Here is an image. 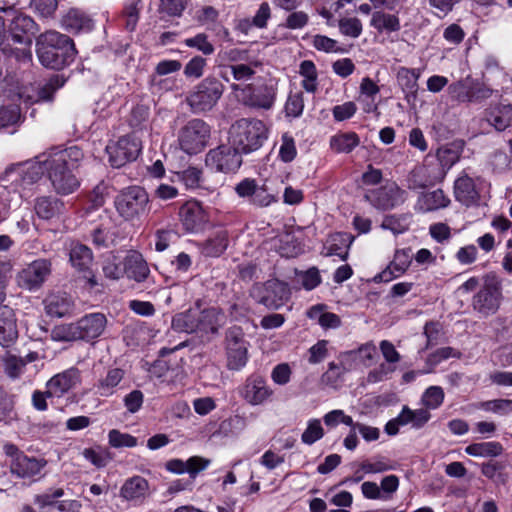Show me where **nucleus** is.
Masks as SVG:
<instances>
[{"label":"nucleus","instance_id":"nucleus-46","mask_svg":"<svg viewBox=\"0 0 512 512\" xmlns=\"http://www.w3.org/2000/svg\"><path fill=\"white\" fill-rule=\"evenodd\" d=\"M51 339L54 341L80 340L76 322L55 326L51 331Z\"/></svg>","mask_w":512,"mask_h":512},{"label":"nucleus","instance_id":"nucleus-20","mask_svg":"<svg viewBox=\"0 0 512 512\" xmlns=\"http://www.w3.org/2000/svg\"><path fill=\"white\" fill-rule=\"evenodd\" d=\"M64 494L63 489H55L37 498L41 512H80L81 504L76 500H57Z\"/></svg>","mask_w":512,"mask_h":512},{"label":"nucleus","instance_id":"nucleus-10","mask_svg":"<svg viewBox=\"0 0 512 512\" xmlns=\"http://www.w3.org/2000/svg\"><path fill=\"white\" fill-rule=\"evenodd\" d=\"M205 164L213 171L231 173L239 169L242 157L233 145H220L206 154Z\"/></svg>","mask_w":512,"mask_h":512},{"label":"nucleus","instance_id":"nucleus-11","mask_svg":"<svg viewBox=\"0 0 512 512\" xmlns=\"http://www.w3.org/2000/svg\"><path fill=\"white\" fill-rule=\"evenodd\" d=\"M406 195V191L395 182H387L379 188L368 190L364 197L376 209L385 211L404 203Z\"/></svg>","mask_w":512,"mask_h":512},{"label":"nucleus","instance_id":"nucleus-63","mask_svg":"<svg viewBox=\"0 0 512 512\" xmlns=\"http://www.w3.org/2000/svg\"><path fill=\"white\" fill-rule=\"evenodd\" d=\"M395 270L396 275H402L411 264V256L406 250H397L393 261L390 263Z\"/></svg>","mask_w":512,"mask_h":512},{"label":"nucleus","instance_id":"nucleus-39","mask_svg":"<svg viewBox=\"0 0 512 512\" xmlns=\"http://www.w3.org/2000/svg\"><path fill=\"white\" fill-rule=\"evenodd\" d=\"M465 452L474 457H496L502 454L503 447L499 442H481L468 445Z\"/></svg>","mask_w":512,"mask_h":512},{"label":"nucleus","instance_id":"nucleus-43","mask_svg":"<svg viewBox=\"0 0 512 512\" xmlns=\"http://www.w3.org/2000/svg\"><path fill=\"white\" fill-rule=\"evenodd\" d=\"M299 74L304 78L302 87L310 93L317 90V70L315 64L310 60H304L299 67Z\"/></svg>","mask_w":512,"mask_h":512},{"label":"nucleus","instance_id":"nucleus-52","mask_svg":"<svg viewBox=\"0 0 512 512\" xmlns=\"http://www.w3.org/2000/svg\"><path fill=\"white\" fill-rule=\"evenodd\" d=\"M338 26L343 35L351 38H358L363 30L361 21L356 17L342 18Z\"/></svg>","mask_w":512,"mask_h":512},{"label":"nucleus","instance_id":"nucleus-64","mask_svg":"<svg viewBox=\"0 0 512 512\" xmlns=\"http://www.w3.org/2000/svg\"><path fill=\"white\" fill-rule=\"evenodd\" d=\"M257 186L256 180L246 178L235 186V192L239 197L248 199L251 203Z\"/></svg>","mask_w":512,"mask_h":512},{"label":"nucleus","instance_id":"nucleus-28","mask_svg":"<svg viewBox=\"0 0 512 512\" xmlns=\"http://www.w3.org/2000/svg\"><path fill=\"white\" fill-rule=\"evenodd\" d=\"M450 199L441 189L423 193L417 201V209L421 212H431L448 207Z\"/></svg>","mask_w":512,"mask_h":512},{"label":"nucleus","instance_id":"nucleus-58","mask_svg":"<svg viewBox=\"0 0 512 512\" xmlns=\"http://www.w3.org/2000/svg\"><path fill=\"white\" fill-rule=\"evenodd\" d=\"M304 109L302 93L291 94L285 104V111L288 116L299 117Z\"/></svg>","mask_w":512,"mask_h":512},{"label":"nucleus","instance_id":"nucleus-40","mask_svg":"<svg viewBox=\"0 0 512 512\" xmlns=\"http://www.w3.org/2000/svg\"><path fill=\"white\" fill-rule=\"evenodd\" d=\"M430 418L431 414L424 408L411 410L408 407H404L400 413L402 425L412 424L417 429L423 427Z\"/></svg>","mask_w":512,"mask_h":512},{"label":"nucleus","instance_id":"nucleus-48","mask_svg":"<svg viewBox=\"0 0 512 512\" xmlns=\"http://www.w3.org/2000/svg\"><path fill=\"white\" fill-rule=\"evenodd\" d=\"M324 436V429L319 419H310L307 427L301 435V441L306 445H312Z\"/></svg>","mask_w":512,"mask_h":512},{"label":"nucleus","instance_id":"nucleus-50","mask_svg":"<svg viewBox=\"0 0 512 512\" xmlns=\"http://www.w3.org/2000/svg\"><path fill=\"white\" fill-rule=\"evenodd\" d=\"M109 444L114 448L122 447H135L137 445V438L128 434L122 433L119 430L113 429L108 434Z\"/></svg>","mask_w":512,"mask_h":512},{"label":"nucleus","instance_id":"nucleus-19","mask_svg":"<svg viewBox=\"0 0 512 512\" xmlns=\"http://www.w3.org/2000/svg\"><path fill=\"white\" fill-rule=\"evenodd\" d=\"M180 218L184 228L189 232L202 230L208 222L206 212L196 201H188L181 207Z\"/></svg>","mask_w":512,"mask_h":512},{"label":"nucleus","instance_id":"nucleus-7","mask_svg":"<svg viewBox=\"0 0 512 512\" xmlns=\"http://www.w3.org/2000/svg\"><path fill=\"white\" fill-rule=\"evenodd\" d=\"M209 136V126L201 119H192L180 129L178 143L187 154H196L207 145Z\"/></svg>","mask_w":512,"mask_h":512},{"label":"nucleus","instance_id":"nucleus-14","mask_svg":"<svg viewBox=\"0 0 512 512\" xmlns=\"http://www.w3.org/2000/svg\"><path fill=\"white\" fill-rule=\"evenodd\" d=\"M240 396L250 405L265 404L273 396V390L264 377L253 374L249 376L240 389Z\"/></svg>","mask_w":512,"mask_h":512},{"label":"nucleus","instance_id":"nucleus-4","mask_svg":"<svg viewBox=\"0 0 512 512\" xmlns=\"http://www.w3.org/2000/svg\"><path fill=\"white\" fill-rule=\"evenodd\" d=\"M224 92V85L218 79L207 77L198 83L187 95L186 103L194 113L212 110Z\"/></svg>","mask_w":512,"mask_h":512},{"label":"nucleus","instance_id":"nucleus-6","mask_svg":"<svg viewBox=\"0 0 512 512\" xmlns=\"http://www.w3.org/2000/svg\"><path fill=\"white\" fill-rule=\"evenodd\" d=\"M148 203L149 197L147 192L139 186H130L122 189L114 200L116 211L127 221L137 219L144 214Z\"/></svg>","mask_w":512,"mask_h":512},{"label":"nucleus","instance_id":"nucleus-37","mask_svg":"<svg viewBox=\"0 0 512 512\" xmlns=\"http://www.w3.org/2000/svg\"><path fill=\"white\" fill-rule=\"evenodd\" d=\"M359 143V136L355 132L339 133L330 139V146L337 153H350Z\"/></svg>","mask_w":512,"mask_h":512},{"label":"nucleus","instance_id":"nucleus-34","mask_svg":"<svg viewBox=\"0 0 512 512\" xmlns=\"http://www.w3.org/2000/svg\"><path fill=\"white\" fill-rule=\"evenodd\" d=\"M62 206L56 198L41 196L35 200L34 209L39 218L49 220L61 213Z\"/></svg>","mask_w":512,"mask_h":512},{"label":"nucleus","instance_id":"nucleus-1","mask_svg":"<svg viewBox=\"0 0 512 512\" xmlns=\"http://www.w3.org/2000/svg\"><path fill=\"white\" fill-rule=\"evenodd\" d=\"M83 157L82 150L77 146L53 149L47 154L44 165L57 193L66 195L78 188L79 182L73 171L79 167Z\"/></svg>","mask_w":512,"mask_h":512},{"label":"nucleus","instance_id":"nucleus-2","mask_svg":"<svg viewBox=\"0 0 512 512\" xmlns=\"http://www.w3.org/2000/svg\"><path fill=\"white\" fill-rule=\"evenodd\" d=\"M37 55L41 64L61 69L73 61L76 49L72 40L56 31H47L37 39Z\"/></svg>","mask_w":512,"mask_h":512},{"label":"nucleus","instance_id":"nucleus-51","mask_svg":"<svg viewBox=\"0 0 512 512\" xmlns=\"http://www.w3.org/2000/svg\"><path fill=\"white\" fill-rule=\"evenodd\" d=\"M228 245L227 233L225 231L217 232V234L207 240L206 252L211 256H219L225 251Z\"/></svg>","mask_w":512,"mask_h":512},{"label":"nucleus","instance_id":"nucleus-21","mask_svg":"<svg viewBox=\"0 0 512 512\" xmlns=\"http://www.w3.org/2000/svg\"><path fill=\"white\" fill-rule=\"evenodd\" d=\"M290 295L287 285L279 280H269L263 286V295L259 303L269 309H278L284 305Z\"/></svg>","mask_w":512,"mask_h":512},{"label":"nucleus","instance_id":"nucleus-61","mask_svg":"<svg viewBox=\"0 0 512 512\" xmlns=\"http://www.w3.org/2000/svg\"><path fill=\"white\" fill-rule=\"evenodd\" d=\"M187 188H198L201 183L202 171L196 167H188L179 174Z\"/></svg>","mask_w":512,"mask_h":512},{"label":"nucleus","instance_id":"nucleus-42","mask_svg":"<svg viewBox=\"0 0 512 512\" xmlns=\"http://www.w3.org/2000/svg\"><path fill=\"white\" fill-rule=\"evenodd\" d=\"M261 63L258 60H250L244 61L239 64H231L228 65V68L231 71V74L236 81H248L252 79V77L256 73V68H258Z\"/></svg>","mask_w":512,"mask_h":512},{"label":"nucleus","instance_id":"nucleus-17","mask_svg":"<svg viewBox=\"0 0 512 512\" xmlns=\"http://www.w3.org/2000/svg\"><path fill=\"white\" fill-rule=\"evenodd\" d=\"M80 382V371L77 368H69L54 375L46 384L49 397H61Z\"/></svg>","mask_w":512,"mask_h":512},{"label":"nucleus","instance_id":"nucleus-41","mask_svg":"<svg viewBox=\"0 0 512 512\" xmlns=\"http://www.w3.org/2000/svg\"><path fill=\"white\" fill-rule=\"evenodd\" d=\"M65 83V80L60 75H54L50 78V80L38 91V94L35 98L30 95L24 96V94H20V97H26V101H30L32 103L39 101H50L52 99L53 93L62 87Z\"/></svg>","mask_w":512,"mask_h":512},{"label":"nucleus","instance_id":"nucleus-24","mask_svg":"<svg viewBox=\"0 0 512 512\" xmlns=\"http://www.w3.org/2000/svg\"><path fill=\"white\" fill-rule=\"evenodd\" d=\"M148 496L149 482L142 476L128 478L120 488V497L129 502H143Z\"/></svg>","mask_w":512,"mask_h":512},{"label":"nucleus","instance_id":"nucleus-18","mask_svg":"<svg viewBox=\"0 0 512 512\" xmlns=\"http://www.w3.org/2000/svg\"><path fill=\"white\" fill-rule=\"evenodd\" d=\"M107 322L103 313H90L83 316L76 321L80 340L90 341L100 337L107 327Z\"/></svg>","mask_w":512,"mask_h":512},{"label":"nucleus","instance_id":"nucleus-13","mask_svg":"<svg viewBox=\"0 0 512 512\" xmlns=\"http://www.w3.org/2000/svg\"><path fill=\"white\" fill-rule=\"evenodd\" d=\"M110 164L115 168H120L126 163L134 161L140 151V141L132 135L124 136L115 143L106 146Z\"/></svg>","mask_w":512,"mask_h":512},{"label":"nucleus","instance_id":"nucleus-30","mask_svg":"<svg viewBox=\"0 0 512 512\" xmlns=\"http://www.w3.org/2000/svg\"><path fill=\"white\" fill-rule=\"evenodd\" d=\"M454 194L457 201L469 206L478 198V193L472 178L464 174L458 177L454 183Z\"/></svg>","mask_w":512,"mask_h":512},{"label":"nucleus","instance_id":"nucleus-29","mask_svg":"<svg viewBox=\"0 0 512 512\" xmlns=\"http://www.w3.org/2000/svg\"><path fill=\"white\" fill-rule=\"evenodd\" d=\"M124 272L128 278L142 282L148 277L150 270L142 255L137 252H130L125 258Z\"/></svg>","mask_w":512,"mask_h":512},{"label":"nucleus","instance_id":"nucleus-26","mask_svg":"<svg viewBox=\"0 0 512 512\" xmlns=\"http://www.w3.org/2000/svg\"><path fill=\"white\" fill-rule=\"evenodd\" d=\"M62 27L71 33L90 31L93 28L92 19L83 11L77 8H71L62 17Z\"/></svg>","mask_w":512,"mask_h":512},{"label":"nucleus","instance_id":"nucleus-32","mask_svg":"<svg viewBox=\"0 0 512 512\" xmlns=\"http://www.w3.org/2000/svg\"><path fill=\"white\" fill-rule=\"evenodd\" d=\"M276 99V88L273 85L259 86L251 92L246 103L252 107L270 109Z\"/></svg>","mask_w":512,"mask_h":512},{"label":"nucleus","instance_id":"nucleus-35","mask_svg":"<svg viewBox=\"0 0 512 512\" xmlns=\"http://www.w3.org/2000/svg\"><path fill=\"white\" fill-rule=\"evenodd\" d=\"M124 377V371L120 368L110 369L106 376L96 384V392L102 397H108L115 393L116 387Z\"/></svg>","mask_w":512,"mask_h":512},{"label":"nucleus","instance_id":"nucleus-27","mask_svg":"<svg viewBox=\"0 0 512 512\" xmlns=\"http://www.w3.org/2000/svg\"><path fill=\"white\" fill-rule=\"evenodd\" d=\"M17 338L16 320L13 310L8 306L0 307V344L9 346Z\"/></svg>","mask_w":512,"mask_h":512},{"label":"nucleus","instance_id":"nucleus-23","mask_svg":"<svg viewBox=\"0 0 512 512\" xmlns=\"http://www.w3.org/2000/svg\"><path fill=\"white\" fill-rule=\"evenodd\" d=\"M46 464L47 462L44 459L18 454L16 458L12 459L10 469L12 474L20 478H32L38 475Z\"/></svg>","mask_w":512,"mask_h":512},{"label":"nucleus","instance_id":"nucleus-9","mask_svg":"<svg viewBox=\"0 0 512 512\" xmlns=\"http://www.w3.org/2000/svg\"><path fill=\"white\" fill-rule=\"evenodd\" d=\"M5 13V23L9 22L8 31L14 43L31 46L37 32L33 19L9 7L2 8Z\"/></svg>","mask_w":512,"mask_h":512},{"label":"nucleus","instance_id":"nucleus-54","mask_svg":"<svg viewBox=\"0 0 512 512\" xmlns=\"http://www.w3.org/2000/svg\"><path fill=\"white\" fill-rule=\"evenodd\" d=\"M444 400V391L439 386H431L424 392L422 402L428 409L438 408Z\"/></svg>","mask_w":512,"mask_h":512},{"label":"nucleus","instance_id":"nucleus-16","mask_svg":"<svg viewBox=\"0 0 512 512\" xmlns=\"http://www.w3.org/2000/svg\"><path fill=\"white\" fill-rule=\"evenodd\" d=\"M225 321L226 317L224 313L216 307L203 310L198 308L197 333H199L201 337L210 339L211 335L218 333L219 328L225 324Z\"/></svg>","mask_w":512,"mask_h":512},{"label":"nucleus","instance_id":"nucleus-55","mask_svg":"<svg viewBox=\"0 0 512 512\" xmlns=\"http://www.w3.org/2000/svg\"><path fill=\"white\" fill-rule=\"evenodd\" d=\"M82 455L98 468L105 467L111 459L109 452L103 449L86 448L83 450Z\"/></svg>","mask_w":512,"mask_h":512},{"label":"nucleus","instance_id":"nucleus-15","mask_svg":"<svg viewBox=\"0 0 512 512\" xmlns=\"http://www.w3.org/2000/svg\"><path fill=\"white\" fill-rule=\"evenodd\" d=\"M69 261L73 268L78 272L84 273L90 286L98 285L95 275L92 273L91 267L94 263V257L91 249L81 243H72L69 249Z\"/></svg>","mask_w":512,"mask_h":512},{"label":"nucleus","instance_id":"nucleus-12","mask_svg":"<svg viewBox=\"0 0 512 512\" xmlns=\"http://www.w3.org/2000/svg\"><path fill=\"white\" fill-rule=\"evenodd\" d=\"M247 341L240 327L234 326L226 332L227 366L230 370H240L248 360Z\"/></svg>","mask_w":512,"mask_h":512},{"label":"nucleus","instance_id":"nucleus-8","mask_svg":"<svg viewBox=\"0 0 512 512\" xmlns=\"http://www.w3.org/2000/svg\"><path fill=\"white\" fill-rule=\"evenodd\" d=\"M51 273V261L40 258L21 269L17 273L15 280L18 287L27 291H37L44 285Z\"/></svg>","mask_w":512,"mask_h":512},{"label":"nucleus","instance_id":"nucleus-47","mask_svg":"<svg viewBox=\"0 0 512 512\" xmlns=\"http://www.w3.org/2000/svg\"><path fill=\"white\" fill-rule=\"evenodd\" d=\"M4 371L12 379L18 378L25 368L26 362L15 355L6 353L2 358Z\"/></svg>","mask_w":512,"mask_h":512},{"label":"nucleus","instance_id":"nucleus-36","mask_svg":"<svg viewBox=\"0 0 512 512\" xmlns=\"http://www.w3.org/2000/svg\"><path fill=\"white\" fill-rule=\"evenodd\" d=\"M198 308H192L176 314L172 319L174 330L186 333H197Z\"/></svg>","mask_w":512,"mask_h":512},{"label":"nucleus","instance_id":"nucleus-44","mask_svg":"<svg viewBox=\"0 0 512 512\" xmlns=\"http://www.w3.org/2000/svg\"><path fill=\"white\" fill-rule=\"evenodd\" d=\"M419 72L416 69L402 67L397 72V81L406 93L415 94L418 88Z\"/></svg>","mask_w":512,"mask_h":512},{"label":"nucleus","instance_id":"nucleus-49","mask_svg":"<svg viewBox=\"0 0 512 512\" xmlns=\"http://www.w3.org/2000/svg\"><path fill=\"white\" fill-rule=\"evenodd\" d=\"M218 59L221 64H239L244 61H248L249 53L247 50H242L238 48H231L227 50L220 51L218 54Z\"/></svg>","mask_w":512,"mask_h":512},{"label":"nucleus","instance_id":"nucleus-31","mask_svg":"<svg viewBox=\"0 0 512 512\" xmlns=\"http://www.w3.org/2000/svg\"><path fill=\"white\" fill-rule=\"evenodd\" d=\"M353 240V236L349 233L332 234L327 240L326 255L338 256L341 260H346Z\"/></svg>","mask_w":512,"mask_h":512},{"label":"nucleus","instance_id":"nucleus-3","mask_svg":"<svg viewBox=\"0 0 512 512\" xmlns=\"http://www.w3.org/2000/svg\"><path fill=\"white\" fill-rule=\"evenodd\" d=\"M268 130L258 119L242 118L237 120L229 130V142L241 153L258 150L267 139Z\"/></svg>","mask_w":512,"mask_h":512},{"label":"nucleus","instance_id":"nucleus-57","mask_svg":"<svg viewBox=\"0 0 512 512\" xmlns=\"http://www.w3.org/2000/svg\"><path fill=\"white\" fill-rule=\"evenodd\" d=\"M185 45L196 48L205 55H211L214 52V46L208 41L207 36L203 33L186 39Z\"/></svg>","mask_w":512,"mask_h":512},{"label":"nucleus","instance_id":"nucleus-38","mask_svg":"<svg viewBox=\"0 0 512 512\" xmlns=\"http://www.w3.org/2000/svg\"><path fill=\"white\" fill-rule=\"evenodd\" d=\"M370 25L379 32H395L400 29L399 18L393 14L376 11L372 14Z\"/></svg>","mask_w":512,"mask_h":512},{"label":"nucleus","instance_id":"nucleus-56","mask_svg":"<svg viewBox=\"0 0 512 512\" xmlns=\"http://www.w3.org/2000/svg\"><path fill=\"white\" fill-rule=\"evenodd\" d=\"M297 155L296 145L293 137L288 133L282 135L279 156L284 162H291Z\"/></svg>","mask_w":512,"mask_h":512},{"label":"nucleus","instance_id":"nucleus-22","mask_svg":"<svg viewBox=\"0 0 512 512\" xmlns=\"http://www.w3.org/2000/svg\"><path fill=\"white\" fill-rule=\"evenodd\" d=\"M44 308L47 315L62 318L70 315L74 309V301L65 292H54L48 294L44 301Z\"/></svg>","mask_w":512,"mask_h":512},{"label":"nucleus","instance_id":"nucleus-62","mask_svg":"<svg viewBox=\"0 0 512 512\" xmlns=\"http://www.w3.org/2000/svg\"><path fill=\"white\" fill-rule=\"evenodd\" d=\"M490 164L496 172H503L512 168V158L503 151H495L490 159Z\"/></svg>","mask_w":512,"mask_h":512},{"label":"nucleus","instance_id":"nucleus-25","mask_svg":"<svg viewBox=\"0 0 512 512\" xmlns=\"http://www.w3.org/2000/svg\"><path fill=\"white\" fill-rule=\"evenodd\" d=\"M486 120L497 131H504L512 126V105L499 103L486 109Z\"/></svg>","mask_w":512,"mask_h":512},{"label":"nucleus","instance_id":"nucleus-5","mask_svg":"<svg viewBox=\"0 0 512 512\" xmlns=\"http://www.w3.org/2000/svg\"><path fill=\"white\" fill-rule=\"evenodd\" d=\"M501 300L502 279L495 272L485 274L480 290L473 296V309L484 316H489L496 313Z\"/></svg>","mask_w":512,"mask_h":512},{"label":"nucleus","instance_id":"nucleus-53","mask_svg":"<svg viewBox=\"0 0 512 512\" xmlns=\"http://www.w3.org/2000/svg\"><path fill=\"white\" fill-rule=\"evenodd\" d=\"M479 408L487 412L504 415L512 411V400L495 399L484 401L479 404Z\"/></svg>","mask_w":512,"mask_h":512},{"label":"nucleus","instance_id":"nucleus-45","mask_svg":"<svg viewBox=\"0 0 512 512\" xmlns=\"http://www.w3.org/2000/svg\"><path fill=\"white\" fill-rule=\"evenodd\" d=\"M437 158L441 169L435 180L441 181L444 179L446 171L449 170L459 160V153L452 148L442 147L437 151Z\"/></svg>","mask_w":512,"mask_h":512},{"label":"nucleus","instance_id":"nucleus-33","mask_svg":"<svg viewBox=\"0 0 512 512\" xmlns=\"http://www.w3.org/2000/svg\"><path fill=\"white\" fill-rule=\"evenodd\" d=\"M475 79L471 76L453 82L448 87V94L452 100L460 103L471 102Z\"/></svg>","mask_w":512,"mask_h":512},{"label":"nucleus","instance_id":"nucleus-60","mask_svg":"<svg viewBox=\"0 0 512 512\" xmlns=\"http://www.w3.org/2000/svg\"><path fill=\"white\" fill-rule=\"evenodd\" d=\"M20 118V109L17 105H10L0 109V128L17 123Z\"/></svg>","mask_w":512,"mask_h":512},{"label":"nucleus","instance_id":"nucleus-59","mask_svg":"<svg viewBox=\"0 0 512 512\" xmlns=\"http://www.w3.org/2000/svg\"><path fill=\"white\" fill-rule=\"evenodd\" d=\"M118 260L115 255H112L104 261L102 270L105 277L112 280H118L122 277L124 271L120 267Z\"/></svg>","mask_w":512,"mask_h":512}]
</instances>
